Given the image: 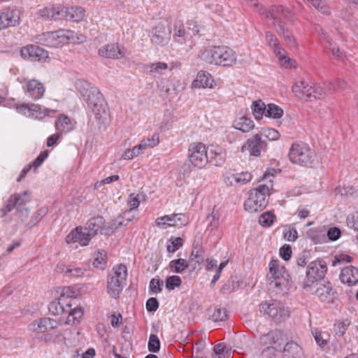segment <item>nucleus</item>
<instances>
[{
	"label": "nucleus",
	"mask_w": 358,
	"mask_h": 358,
	"mask_svg": "<svg viewBox=\"0 0 358 358\" xmlns=\"http://www.w3.org/2000/svg\"><path fill=\"white\" fill-rule=\"evenodd\" d=\"M273 172L274 169L267 170L259 180L266 182L250 190L248 199L244 202L245 210L255 213L261 211L266 206L268 198L273 188Z\"/></svg>",
	"instance_id": "nucleus-1"
},
{
	"label": "nucleus",
	"mask_w": 358,
	"mask_h": 358,
	"mask_svg": "<svg viewBox=\"0 0 358 358\" xmlns=\"http://www.w3.org/2000/svg\"><path fill=\"white\" fill-rule=\"evenodd\" d=\"M250 6L256 8V11L263 17L271 26H275L277 24L279 27L285 26L292 22L293 14L288 8L280 6H272L269 10H266L262 6H260L257 0H244Z\"/></svg>",
	"instance_id": "nucleus-2"
},
{
	"label": "nucleus",
	"mask_w": 358,
	"mask_h": 358,
	"mask_svg": "<svg viewBox=\"0 0 358 358\" xmlns=\"http://www.w3.org/2000/svg\"><path fill=\"white\" fill-rule=\"evenodd\" d=\"M204 62L218 66H231L236 62V55L233 50L227 46H213L204 50L201 54Z\"/></svg>",
	"instance_id": "nucleus-3"
},
{
	"label": "nucleus",
	"mask_w": 358,
	"mask_h": 358,
	"mask_svg": "<svg viewBox=\"0 0 358 358\" xmlns=\"http://www.w3.org/2000/svg\"><path fill=\"white\" fill-rule=\"evenodd\" d=\"M315 152L310 145L304 142L299 141L292 144L289 150V159L295 164L312 167L315 159Z\"/></svg>",
	"instance_id": "nucleus-4"
},
{
	"label": "nucleus",
	"mask_w": 358,
	"mask_h": 358,
	"mask_svg": "<svg viewBox=\"0 0 358 358\" xmlns=\"http://www.w3.org/2000/svg\"><path fill=\"white\" fill-rule=\"evenodd\" d=\"M127 268L125 265L115 266L108 276L107 291L113 298H117L126 285Z\"/></svg>",
	"instance_id": "nucleus-5"
},
{
	"label": "nucleus",
	"mask_w": 358,
	"mask_h": 358,
	"mask_svg": "<svg viewBox=\"0 0 358 358\" xmlns=\"http://www.w3.org/2000/svg\"><path fill=\"white\" fill-rule=\"evenodd\" d=\"M259 310L263 315L276 323L285 321L289 317V310L280 301H265L259 306Z\"/></svg>",
	"instance_id": "nucleus-6"
},
{
	"label": "nucleus",
	"mask_w": 358,
	"mask_h": 358,
	"mask_svg": "<svg viewBox=\"0 0 358 358\" xmlns=\"http://www.w3.org/2000/svg\"><path fill=\"white\" fill-rule=\"evenodd\" d=\"M70 30L59 29L55 31H48L36 35L34 38L36 43L52 48H57L69 43Z\"/></svg>",
	"instance_id": "nucleus-7"
},
{
	"label": "nucleus",
	"mask_w": 358,
	"mask_h": 358,
	"mask_svg": "<svg viewBox=\"0 0 358 358\" xmlns=\"http://www.w3.org/2000/svg\"><path fill=\"white\" fill-rule=\"evenodd\" d=\"M87 86L88 88L86 90L85 93L83 94V96L96 117L101 119L103 115H106V103L97 87H92L89 85Z\"/></svg>",
	"instance_id": "nucleus-8"
},
{
	"label": "nucleus",
	"mask_w": 358,
	"mask_h": 358,
	"mask_svg": "<svg viewBox=\"0 0 358 358\" xmlns=\"http://www.w3.org/2000/svg\"><path fill=\"white\" fill-rule=\"evenodd\" d=\"M188 160L195 168L201 169L208 163V149L201 142H194L188 147Z\"/></svg>",
	"instance_id": "nucleus-9"
},
{
	"label": "nucleus",
	"mask_w": 358,
	"mask_h": 358,
	"mask_svg": "<svg viewBox=\"0 0 358 358\" xmlns=\"http://www.w3.org/2000/svg\"><path fill=\"white\" fill-rule=\"evenodd\" d=\"M15 109L17 113L34 119L41 120L46 116H52L57 113V110L42 107L34 103L16 104Z\"/></svg>",
	"instance_id": "nucleus-10"
},
{
	"label": "nucleus",
	"mask_w": 358,
	"mask_h": 358,
	"mask_svg": "<svg viewBox=\"0 0 358 358\" xmlns=\"http://www.w3.org/2000/svg\"><path fill=\"white\" fill-rule=\"evenodd\" d=\"M302 288L307 292L317 296L321 301H330L334 295L332 286L329 282L327 284L320 282L315 284L303 282Z\"/></svg>",
	"instance_id": "nucleus-11"
},
{
	"label": "nucleus",
	"mask_w": 358,
	"mask_h": 358,
	"mask_svg": "<svg viewBox=\"0 0 358 358\" xmlns=\"http://www.w3.org/2000/svg\"><path fill=\"white\" fill-rule=\"evenodd\" d=\"M168 19L162 20L151 32V41L159 45H164L169 43L171 36V29L169 28Z\"/></svg>",
	"instance_id": "nucleus-12"
},
{
	"label": "nucleus",
	"mask_w": 358,
	"mask_h": 358,
	"mask_svg": "<svg viewBox=\"0 0 358 358\" xmlns=\"http://www.w3.org/2000/svg\"><path fill=\"white\" fill-rule=\"evenodd\" d=\"M21 13L15 6H10L0 10V30L20 24Z\"/></svg>",
	"instance_id": "nucleus-13"
},
{
	"label": "nucleus",
	"mask_w": 358,
	"mask_h": 358,
	"mask_svg": "<svg viewBox=\"0 0 358 358\" xmlns=\"http://www.w3.org/2000/svg\"><path fill=\"white\" fill-rule=\"evenodd\" d=\"M327 271L324 262L314 261L310 262L307 267L306 280L304 282L315 284L322 280Z\"/></svg>",
	"instance_id": "nucleus-14"
},
{
	"label": "nucleus",
	"mask_w": 358,
	"mask_h": 358,
	"mask_svg": "<svg viewBox=\"0 0 358 358\" xmlns=\"http://www.w3.org/2000/svg\"><path fill=\"white\" fill-rule=\"evenodd\" d=\"M266 147L267 143L262 138L261 134H256L247 140L242 150L247 149L251 156L259 157L262 152L266 151Z\"/></svg>",
	"instance_id": "nucleus-15"
},
{
	"label": "nucleus",
	"mask_w": 358,
	"mask_h": 358,
	"mask_svg": "<svg viewBox=\"0 0 358 358\" xmlns=\"http://www.w3.org/2000/svg\"><path fill=\"white\" fill-rule=\"evenodd\" d=\"M20 55L24 59L41 61L48 57V52L38 45L31 44L21 48Z\"/></svg>",
	"instance_id": "nucleus-16"
},
{
	"label": "nucleus",
	"mask_w": 358,
	"mask_h": 358,
	"mask_svg": "<svg viewBox=\"0 0 358 358\" xmlns=\"http://www.w3.org/2000/svg\"><path fill=\"white\" fill-rule=\"evenodd\" d=\"M271 287H279L286 280L287 273L284 267H280L278 260H271L269 263Z\"/></svg>",
	"instance_id": "nucleus-17"
},
{
	"label": "nucleus",
	"mask_w": 358,
	"mask_h": 358,
	"mask_svg": "<svg viewBox=\"0 0 358 358\" xmlns=\"http://www.w3.org/2000/svg\"><path fill=\"white\" fill-rule=\"evenodd\" d=\"M104 224L105 220L102 216L94 217L88 220L85 230L92 237L94 236L99 231L101 234L110 235L113 233L112 229L106 228Z\"/></svg>",
	"instance_id": "nucleus-18"
},
{
	"label": "nucleus",
	"mask_w": 358,
	"mask_h": 358,
	"mask_svg": "<svg viewBox=\"0 0 358 358\" xmlns=\"http://www.w3.org/2000/svg\"><path fill=\"white\" fill-rule=\"evenodd\" d=\"M59 326V322L50 317H43L37 319L31 322L28 326V329L34 333H45L56 329Z\"/></svg>",
	"instance_id": "nucleus-19"
},
{
	"label": "nucleus",
	"mask_w": 358,
	"mask_h": 358,
	"mask_svg": "<svg viewBox=\"0 0 358 358\" xmlns=\"http://www.w3.org/2000/svg\"><path fill=\"white\" fill-rule=\"evenodd\" d=\"M24 94L33 101L41 99L45 92L42 83L36 79L28 80L23 86Z\"/></svg>",
	"instance_id": "nucleus-20"
},
{
	"label": "nucleus",
	"mask_w": 358,
	"mask_h": 358,
	"mask_svg": "<svg viewBox=\"0 0 358 358\" xmlns=\"http://www.w3.org/2000/svg\"><path fill=\"white\" fill-rule=\"evenodd\" d=\"M98 55L106 59H120L125 57V50L117 43L106 44L98 50Z\"/></svg>",
	"instance_id": "nucleus-21"
},
{
	"label": "nucleus",
	"mask_w": 358,
	"mask_h": 358,
	"mask_svg": "<svg viewBox=\"0 0 358 358\" xmlns=\"http://www.w3.org/2000/svg\"><path fill=\"white\" fill-rule=\"evenodd\" d=\"M92 238L90 234L85 230V228L79 226L66 236V242L69 244L78 243L82 246H86L89 244Z\"/></svg>",
	"instance_id": "nucleus-22"
},
{
	"label": "nucleus",
	"mask_w": 358,
	"mask_h": 358,
	"mask_svg": "<svg viewBox=\"0 0 358 358\" xmlns=\"http://www.w3.org/2000/svg\"><path fill=\"white\" fill-rule=\"evenodd\" d=\"M64 8L61 6L45 7L37 13V18L42 20H59L64 17Z\"/></svg>",
	"instance_id": "nucleus-23"
},
{
	"label": "nucleus",
	"mask_w": 358,
	"mask_h": 358,
	"mask_svg": "<svg viewBox=\"0 0 358 358\" xmlns=\"http://www.w3.org/2000/svg\"><path fill=\"white\" fill-rule=\"evenodd\" d=\"M127 204L129 207V209L125 211L122 217H119L117 220V227L126 226L127 225L134 217V216L127 217V215L131 213L133 210L137 208L140 204V201L138 198L137 195L134 194H131L127 199Z\"/></svg>",
	"instance_id": "nucleus-24"
},
{
	"label": "nucleus",
	"mask_w": 358,
	"mask_h": 358,
	"mask_svg": "<svg viewBox=\"0 0 358 358\" xmlns=\"http://www.w3.org/2000/svg\"><path fill=\"white\" fill-rule=\"evenodd\" d=\"M342 283L348 286L358 284V268L353 266H348L343 268L339 275Z\"/></svg>",
	"instance_id": "nucleus-25"
},
{
	"label": "nucleus",
	"mask_w": 358,
	"mask_h": 358,
	"mask_svg": "<svg viewBox=\"0 0 358 358\" xmlns=\"http://www.w3.org/2000/svg\"><path fill=\"white\" fill-rule=\"evenodd\" d=\"M171 29L173 30V38L175 42L180 45L186 43L187 34L180 20L175 19L173 22V28Z\"/></svg>",
	"instance_id": "nucleus-26"
},
{
	"label": "nucleus",
	"mask_w": 358,
	"mask_h": 358,
	"mask_svg": "<svg viewBox=\"0 0 358 358\" xmlns=\"http://www.w3.org/2000/svg\"><path fill=\"white\" fill-rule=\"evenodd\" d=\"M252 178V174L247 171L241 173H228L225 182L231 186L234 185V183L244 185L249 182Z\"/></svg>",
	"instance_id": "nucleus-27"
},
{
	"label": "nucleus",
	"mask_w": 358,
	"mask_h": 358,
	"mask_svg": "<svg viewBox=\"0 0 358 358\" xmlns=\"http://www.w3.org/2000/svg\"><path fill=\"white\" fill-rule=\"evenodd\" d=\"M208 155V162L211 164L220 166L224 164L226 158L225 152L219 147L211 146Z\"/></svg>",
	"instance_id": "nucleus-28"
},
{
	"label": "nucleus",
	"mask_w": 358,
	"mask_h": 358,
	"mask_svg": "<svg viewBox=\"0 0 358 358\" xmlns=\"http://www.w3.org/2000/svg\"><path fill=\"white\" fill-rule=\"evenodd\" d=\"M55 127L57 131L62 134L71 131L74 126L67 115L60 114L55 122Z\"/></svg>",
	"instance_id": "nucleus-29"
},
{
	"label": "nucleus",
	"mask_w": 358,
	"mask_h": 358,
	"mask_svg": "<svg viewBox=\"0 0 358 358\" xmlns=\"http://www.w3.org/2000/svg\"><path fill=\"white\" fill-rule=\"evenodd\" d=\"M213 80L210 74L204 71H200L197 73L196 79L192 82L193 88L213 87Z\"/></svg>",
	"instance_id": "nucleus-30"
},
{
	"label": "nucleus",
	"mask_w": 358,
	"mask_h": 358,
	"mask_svg": "<svg viewBox=\"0 0 358 358\" xmlns=\"http://www.w3.org/2000/svg\"><path fill=\"white\" fill-rule=\"evenodd\" d=\"M302 348L295 342L287 343L283 350V358H301L302 356Z\"/></svg>",
	"instance_id": "nucleus-31"
},
{
	"label": "nucleus",
	"mask_w": 358,
	"mask_h": 358,
	"mask_svg": "<svg viewBox=\"0 0 358 358\" xmlns=\"http://www.w3.org/2000/svg\"><path fill=\"white\" fill-rule=\"evenodd\" d=\"M10 203L13 204L14 208L19 209L22 206L29 203L31 200V194L29 191H24L21 194H14L9 196Z\"/></svg>",
	"instance_id": "nucleus-32"
},
{
	"label": "nucleus",
	"mask_w": 358,
	"mask_h": 358,
	"mask_svg": "<svg viewBox=\"0 0 358 358\" xmlns=\"http://www.w3.org/2000/svg\"><path fill=\"white\" fill-rule=\"evenodd\" d=\"M306 234L308 238L315 244L322 243L326 241V230L324 227L310 229Z\"/></svg>",
	"instance_id": "nucleus-33"
},
{
	"label": "nucleus",
	"mask_w": 358,
	"mask_h": 358,
	"mask_svg": "<svg viewBox=\"0 0 358 358\" xmlns=\"http://www.w3.org/2000/svg\"><path fill=\"white\" fill-rule=\"evenodd\" d=\"M310 90V84L305 81L296 83L292 87V92L297 97L306 100H308V98H310V93L308 92Z\"/></svg>",
	"instance_id": "nucleus-34"
},
{
	"label": "nucleus",
	"mask_w": 358,
	"mask_h": 358,
	"mask_svg": "<svg viewBox=\"0 0 358 358\" xmlns=\"http://www.w3.org/2000/svg\"><path fill=\"white\" fill-rule=\"evenodd\" d=\"M233 126L236 129L243 132H249L254 129L255 123L250 118L241 116L234 122Z\"/></svg>",
	"instance_id": "nucleus-35"
},
{
	"label": "nucleus",
	"mask_w": 358,
	"mask_h": 358,
	"mask_svg": "<svg viewBox=\"0 0 358 358\" xmlns=\"http://www.w3.org/2000/svg\"><path fill=\"white\" fill-rule=\"evenodd\" d=\"M311 332L316 343L320 348H322L329 344L331 335L328 331L315 328L311 330Z\"/></svg>",
	"instance_id": "nucleus-36"
},
{
	"label": "nucleus",
	"mask_w": 358,
	"mask_h": 358,
	"mask_svg": "<svg viewBox=\"0 0 358 358\" xmlns=\"http://www.w3.org/2000/svg\"><path fill=\"white\" fill-rule=\"evenodd\" d=\"M64 17L67 20H71L73 22L81 21L85 15V10L81 7H72L70 8H64Z\"/></svg>",
	"instance_id": "nucleus-37"
},
{
	"label": "nucleus",
	"mask_w": 358,
	"mask_h": 358,
	"mask_svg": "<svg viewBox=\"0 0 358 358\" xmlns=\"http://www.w3.org/2000/svg\"><path fill=\"white\" fill-rule=\"evenodd\" d=\"M266 106L267 105L261 99L252 102L251 110L255 119L261 120L264 115L266 116Z\"/></svg>",
	"instance_id": "nucleus-38"
},
{
	"label": "nucleus",
	"mask_w": 358,
	"mask_h": 358,
	"mask_svg": "<svg viewBox=\"0 0 358 358\" xmlns=\"http://www.w3.org/2000/svg\"><path fill=\"white\" fill-rule=\"evenodd\" d=\"M169 266L173 272L181 273L189 267V263L185 259L179 258L171 260L169 262Z\"/></svg>",
	"instance_id": "nucleus-39"
},
{
	"label": "nucleus",
	"mask_w": 358,
	"mask_h": 358,
	"mask_svg": "<svg viewBox=\"0 0 358 358\" xmlns=\"http://www.w3.org/2000/svg\"><path fill=\"white\" fill-rule=\"evenodd\" d=\"M282 108L275 103H268L266 106V117L272 119H280L283 115Z\"/></svg>",
	"instance_id": "nucleus-40"
},
{
	"label": "nucleus",
	"mask_w": 358,
	"mask_h": 358,
	"mask_svg": "<svg viewBox=\"0 0 358 358\" xmlns=\"http://www.w3.org/2000/svg\"><path fill=\"white\" fill-rule=\"evenodd\" d=\"M106 252L104 250L98 251L94 255L92 265L100 270H104L106 266Z\"/></svg>",
	"instance_id": "nucleus-41"
},
{
	"label": "nucleus",
	"mask_w": 358,
	"mask_h": 358,
	"mask_svg": "<svg viewBox=\"0 0 358 358\" xmlns=\"http://www.w3.org/2000/svg\"><path fill=\"white\" fill-rule=\"evenodd\" d=\"M273 50L282 64H286L287 66L289 67H295L294 64L295 62L291 60L290 58L287 56L285 50L280 47V45Z\"/></svg>",
	"instance_id": "nucleus-42"
},
{
	"label": "nucleus",
	"mask_w": 358,
	"mask_h": 358,
	"mask_svg": "<svg viewBox=\"0 0 358 358\" xmlns=\"http://www.w3.org/2000/svg\"><path fill=\"white\" fill-rule=\"evenodd\" d=\"M144 150H145L143 149L142 145L139 143L131 149H127L123 153L122 158L125 160L133 159L142 154Z\"/></svg>",
	"instance_id": "nucleus-43"
},
{
	"label": "nucleus",
	"mask_w": 358,
	"mask_h": 358,
	"mask_svg": "<svg viewBox=\"0 0 358 358\" xmlns=\"http://www.w3.org/2000/svg\"><path fill=\"white\" fill-rule=\"evenodd\" d=\"M310 93V98H308V100L313 101L314 99H320L324 96L326 94V91L320 85L310 83V90L308 92Z\"/></svg>",
	"instance_id": "nucleus-44"
},
{
	"label": "nucleus",
	"mask_w": 358,
	"mask_h": 358,
	"mask_svg": "<svg viewBox=\"0 0 358 358\" xmlns=\"http://www.w3.org/2000/svg\"><path fill=\"white\" fill-rule=\"evenodd\" d=\"M140 143L145 150L154 148L159 143V135L158 133H155L150 137L142 139Z\"/></svg>",
	"instance_id": "nucleus-45"
},
{
	"label": "nucleus",
	"mask_w": 358,
	"mask_h": 358,
	"mask_svg": "<svg viewBox=\"0 0 358 358\" xmlns=\"http://www.w3.org/2000/svg\"><path fill=\"white\" fill-rule=\"evenodd\" d=\"M184 243V240L180 237H171L167 241L166 250L168 252L173 253L180 248Z\"/></svg>",
	"instance_id": "nucleus-46"
},
{
	"label": "nucleus",
	"mask_w": 358,
	"mask_h": 358,
	"mask_svg": "<svg viewBox=\"0 0 358 358\" xmlns=\"http://www.w3.org/2000/svg\"><path fill=\"white\" fill-rule=\"evenodd\" d=\"M280 332L278 330L269 331L267 334L261 337V341L266 345H273L278 342L280 338Z\"/></svg>",
	"instance_id": "nucleus-47"
},
{
	"label": "nucleus",
	"mask_w": 358,
	"mask_h": 358,
	"mask_svg": "<svg viewBox=\"0 0 358 358\" xmlns=\"http://www.w3.org/2000/svg\"><path fill=\"white\" fill-rule=\"evenodd\" d=\"M48 211V209L45 206L39 208L31 217L30 222L27 224V227L29 228H31L37 223H38L42 220V218L46 215Z\"/></svg>",
	"instance_id": "nucleus-48"
},
{
	"label": "nucleus",
	"mask_w": 358,
	"mask_h": 358,
	"mask_svg": "<svg viewBox=\"0 0 358 358\" xmlns=\"http://www.w3.org/2000/svg\"><path fill=\"white\" fill-rule=\"evenodd\" d=\"M257 134H261L262 139L265 138L268 141H276L280 136L276 129L272 128H263L261 131Z\"/></svg>",
	"instance_id": "nucleus-49"
},
{
	"label": "nucleus",
	"mask_w": 358,
	"mask_h": 358,
	"mask_svg": "<svg viewBox=\"0 0 358 358\" xmlns=\"http://www.w3.org/2000/svg\"><path fill=\"white\" fill-rule=\"evenodd\" d=\"M147 69L152 75H161L163 73L164 71L168 69V65L164 62H159L148 65Z\"/></svg>",
	"instance_id": "nucleus-50"
},
{
	"label": "nucleus",
	"mask_w": 358,
	"mask_h": 358,
	"mask_svg": "<svg viewBox=\"0 0 358 358\" xmlns=\"http://www.w3.org/2000/svg\"><path fill=\"white\" fill-rule=\"evenodd\" d=\"M275 219V215L270 211H267V212L262 213L259 216V223L262 227H268L272 225Z\"/></svg>",
	"instance_id": "nucleus-51"
},
{
	"label": "nucleus",
	"mask_w": 358,
	"mask_h": 358,
	"mask_svg": "<svg viewBox=\"0 0 358 358\" xmlns=\"http://www.w3.org/2000/svg\"><path fill=\"white\" fill-rule=\"evenodd\" d=\"M279 29L280 31H278V34L282 36L287 43L292 47H296L297 43L296 40L289 29L286 28L285 26L279 27Z\"/></svg>",
	"instance_id": "nucleus-52"
},
{
	"label": "nucleus",
	"mask_w": 358,
	"mask_h": 358,
	"mask_svg": "<svg viewBox=\"0 0 358 358\" xmlns=\"http://www.w3.org/2000/svg\"><path fill=\"white\" fill-rule=\"evenodd\" d=\"M173 223H168V227H182L188 223V219L185 214L173 213Z\"/></svg>",
	"instance_id": "nucleus-53"
},
{
	"label": "nucleus",
	"mask_w": 358,
	"mask_h": 358,
	"mask_svg": "<svg viewBox=\"0 0 358 358\" xmlns=\"http://www.w3.org/2000/svg\"><path fill=\"white\" fill-rule=\"evenodd\" d=\"M83 315V310L80 307L72 308L69 312L68 322L76 324L79 322L80 319Z\"/></svg>",
	"instance_id": "nucleus-54"
},
{
	"label": "nucleus",
	"mask_w": 358,
	"mask_h": 358,
	"mask_svg": "<svg viewBox=\"0 0 358 358\" xmlns=\"http://www.w3.org/2000/svg\"><path fill=\"white\" fill-rule=\"evenodd\" d=\"M165 283L166 289L173 290L181 285L182 280L178 275H171L166 278Z\"/></svg>",
	"instance_id": "nucleus-55"
},
{
	"label": "nucleus",
	"mask_w": 358,
	"mask_h": 358,
	"mask_svg": "<svg viewBox=\"0 0 358 358\" xmlns=\"http://www.w3.org/2000/svg\"><path fill=\"white\" fill-rule=\"evenodd\" d=\"M86 270L80 267L69 266L64 271L67 276H72L74 278H81L84 276Z\"/></svg>",
	"instance_id": "nucleus-56"
},
{
	"label": "nucleus",
	"mask_w": 358,
	"mask_h": 358,
	"mask_svg": "<svg viewBox=\"0 0 358 358\" xmlns=\"http://www.w3.org/2000/svg\"><path fill=\"white\" fill-rule=\"evenodd\" d=\"M211 317L214 322H222L228 318V315L225 308H216Z\"/></svg>",
	"instance_id": "nucleus-57"
},
{
	"label": "nucleus",
	"mask_w": 358,
	"mask_h": 358,
	"mask_svg": "<svg viewBox=\"0 0 358 358\" xmlns=\"http://www.w3.org/2000/svg\"><path fill=\"white\" fill-rule=\"evenodd\" d=\"M350 325V322L348 320L344 321H338L334 326V330L335 334L336 336H342L345 334L346 330L348 329V326Z\"/></svg>",
	"instance_id": "nucleus-58"
},
{
	"label": "nucleus",
	"mask_w": 358,
	"mask_h": 358,
	"mask_svg": "<svg viewBox=\"0 0 358 358\" xmlns=\"http://www.w3.org/2000/svg\"><path fill=\"white\" fill-rule=\"evenodd\" d=\"M148 350L152 352H157L160 349V341L158 336L151 334L148 341Z\"/></svg>",
	"instance_id": "nucleus-59"
},
{
	"label": "nucleus",
	"mask_w": 358,
	"mask_h": 358,
	"mask_svg": "<svg viewBox=\"0 0 358 358\" xmlns=\"http://www.w3.org/2000/svg\"><path fill=\"white\" fill-rule=\"evenodd\" d=\"M203 250L200 245H194L192 251V259H195L196 262L200 264L203 259Z\"/></svg>",
	"instance_id": "nucleus-60"
},
{
	"label": "nucleus",
	"mask_w": 358,
	"mask_h": 358,
	"mask_svg": "<svg viewBox=\"0 0 358 358\" xmlns=\"http://www.w3.org/2000/svg\"><path fill=\"white\" fill-rule=\"evenodd\" d=\"M162 285H163V281H162L159 279L152 278L150 280V285H149L150 291L152 293L157 294L162 292Z\"/></svg>",
	"instance_id": "nucleus-61"
},
{
	"label": "nucleus",
	"mask_w": 358,
	"mask_h": 358,
	"mask_svg": "<svg viewBox=\"0 0 358 358\" xmlns=\"http://www.w3.org/2000/svg\"><path fill=\"white\" fill-rule=\"evenodd\" d=\"M49 311L55 315L62 314L65 310L59 301H52L48 306Z\"/></svg>",
	"instance_id": "nucleus-62"
},
{
	"label": "nucleus",
	"mask_w": 358,
	"mask_h": 358,
	"mask_svg": "<svg viewBox=\"0 0 358 358\" xmlns=\"http://www.w3.org/2000/svg\"><path fill=\"white\" fill-rule=\"evenodd\" d=\"M48 157V151L45 150L40 153V155L35 159L31 164L34 167V171L43 164L44 160Z\"/></svg>",
	"instance_id": "nucleus-63"
},
{
	"label": "nucleus",
	"mask_w": 358,
	"mask_h": 358,
	"mask_svg": "<svg viewBox=\"0 0 358 358\" xmlns=\"http://www.w3.org/2000/svg\"><path fill=\"white\" fill-rule=\"evenodd\" d=\"M341 230L337 227H331L326 231V236L331 241L338 240L341 236Z\"/></svg>",
	"instance_id": "nucleus-64"
}]
</instances>
